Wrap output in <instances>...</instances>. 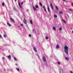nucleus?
Returning <instances> with one entry per match:
<instances>
[{"label":"nucleus","instance_id":"21","mask_svg":"<svg viewBox=\"0 0 73 73\" xmlns=\"http://www.w3.org/2000/svg\"><path fill=\"white\" fill-rule=\"evenodd\" d=\"M56 48L57 49H58L59 48V46L58 45H57L56 46Z\"/></svg>","mask_w":73,"mask_h":73},{"label":"nucleus","instance_id":"8","mask_svg":"<svg viewBox=\"0 0 73 73\" xmlns=\"http://www.w3.org/2000/svg\"><path fill=\"white\" fill-rule=\"evenodd\" d=\"M33 9L34 10V11H36V7H35V6H33Z\"/></svg>","mask_w":73,"mask_h":73},{"label":"nucleus","instance_id":"42","mask_svg":"<svg viewBox=\"0 0 73 73\" xmlns=\"http://www.w3.org/2000/svg\"><path fill=\"white\" fill-rule=\"evenodd\" d=\"M4 70H5V71H6V70H5V69Z\"/></svg>","mask_w":73,"mask_h":73},{"label":"nucleus","instance_id":"11","mask_svg":"<svg viewBox=\"0 0 73 73\" xmlns=\"http://www.w3.org/2000/svg\"><path fill=\"white\" fill-rule=\"evenodd\" d=\"M53 30H54V31H56V27H53Z\"/></svg>","mask_w":73,"mask_h":73},{"label":"nucleus","instance_id":"9","mask_svg":"<svg viewBox=\"0 0 73 73\" xmlns=\"http://www.w3.org/2000/svg\"><path fill=\"white\" fill-rule=\"evenodd\" d=\"M7 24L8 26H9V27L11 26V25H10V24L8 23H7Z\"/></svg>","mask_w":73,"mask_h":73},{"label":"nucleus","instance_id":"35","mask_svg":"<svg viewBox=\"0 0 73 73\" xmlns=\"http://www.w3.org/2000/svg\"><path fill=\"white\" fill-rule=\"evenodd\" d=\"M21 25L22 26V27H23V24H21Z\"/></svg>","mask_w":73,"mask_h":73},{"label":"nucleus","instance_id":"41","mask_svg":"<svg viewBox=\"0 0 73 73\" xmlns=\"http://www.w3.org/2000/svg\"><path fill=\"white\" fill-rule=\"evenodd\" d=\"M15 0V1H17V0Z\"/></svg>","mask_w":73,"mask_h":73},{"label":"nucleus","instance_id":"18","mask_svg":"<svg viewBox=\"0 0 73 73\" xmlns=\"http://www.w3.org/2000/svg\"><path fill=\"white\" fill-rule=\"evenodd\" d=\"M65 60H67V61L69 60V58L68 57L65 58Z\"/></svg>","mask_w":73,"mask_h":73},{"label":"nucleus","instance_id":"7","mask_svg":"<svg viewBox=\"0 0 73 73\" xmlns=\"http://www.w3.org/2000/svg\"><path fill=\"white\" fill-rule=\"evenodd\" d=\"M18 4L20 8H22V7L21 6V5L20 4V3L19 2L18 3Z\"/></svg>","mask_w":73,"mask_h":73},{"label":"nucleus","instance_id":"15","mask_svg":"<svg viewBox=\"0 0 73 73\" xmlns=\"http://www.w3.org/2000/svg\"><path fill=\"white\" fill-rule=\"evenodd\" d=\"M54 18H57V16L56 15H54Z\"/></svg>","mask_w":73,"mask_h":73},{"label":"nucleus","instance_id":"24","mask_svg":"<svg viewBox=\"0 0 73 73\" xmlns=\"http://www.w3.org/2000/svg\"><path fill=\"white\" fill-rule=\"evenodd\" d=\"M59 13L60 14H62L63 13V12H62V11H60L59 12Z\"/></svg>","mask_w":73,"mask_h":73},{"label":"nucleus","instance_id":"16","mask_svg":"<svg viewBox=\"0 0 73 73\" xmlns=\"http://www.w3.org/2000/svg\"><path fill=\"white\" fill-rule=\"evenodd\" d=\"M60 73H61V72L62 73H63V70H62L60 69Z\"/></svg>","mask_w":73,"mask_h":73},{"label":"nucleus","instance_id":"14","mask_svg":"<svg viewBox=\"0 0 73 73\" xmlns=\"http://www.w3.org/2000/svg\"><path fill=\"white\" fill-rule=\"evenodd\" d=\"M55 8L56 9H57V11H58V7H57V6H55Z\"/></svg>","mask_w":73,"mask_h":73},{"label":"nucleus","instance_id":"12","mask_svg":"<svg viewBox=\"0 0 73 73\" xmlns=\"http://www.w3.org/2000/svg\"><path fill=\"white\" fill-rule=\"evenodd\" d=\"M64 23V24H65L66 23V21H65V20H64L63 19H62Z\"/></svg>","mask_w":73,"mask_h":73},{"label":"nucleus","instance_id":"31","mask_svg":"<svg viewBox=\"0 0 73 73\" xmlns=\"http://www.w3.org/2000/svg\"><path fill=\"white\" fill-rule=\"evenodd\" d=\"M58 64H59V65L60 64H61V63L60 62H58Z\"/></svg>","mask_w":73,"mask_h":73},{"label":"nucleus","instance_id":"32","mask_svg":"<svg viewBox=\"0 0 73 73\" xmlns=\"http://www.w3.org/2000/svg\"><path fill=\"white\" fill-rule=\"evenodd\" d=\"M29 37H31V34L29 35Z\"/></svg>","mask_w":73,"mask_h":73},{"label":"nucleus","instance_id":"3","mask_svg":"<svg viewBox=\"0 0 73 73\" xmlns=\"http://www.w3.org/2000/svg\"><path fill=\"white\" fill-rule=\"evenodd\" d=\"M10 21H11L12 22H13V23H15V21H14V20L13 19L11 18H10Z\"/></svg>","mask_w":73,"mask_h":73},{"label":"nucleus","instance_id":"22","mask_svg":"<svg viewBox=\"0 0 73 73\" xmlns=\"http://www.w3.org/2000/svg\"><path fill=\"white\" fill-rule=\"evenodd\" d=\"M16 69H17V71H18V72H20V70L19 68H16Z\"/></svg>","mask_w":73,"mask_h":73},{"label":"nucleus","instance_id":"36","mask_svg":"<svg viewBox=\"0 0 73 73\" xmlns=\"http://www.w3.org/2000/svg\"><path fill=\"white\" fill-rule=\"evenodd\" d=\"M70 72L71 73H73V72H72V71H70Z\"/></svg>","mask_w":73,"mask_h":73},{"label":"nucleus","instance_id":"20","mask_svg":"<svg viewBox=\"0 0 73 73\" xmlns=\"http://www.w3.org/2000/svg\"><path fill=\"white\" fill-rule=\"evenodd\" d=\"M48 12H50V10L49 9V7H48Z\"/></svg>","mask_w":73,"mask_h":73},{"label":"nucleus","instance_id":"30","mask_svg":"<svg viewBox=\"0 0 73 73\" xmlns=\"http://www.w3.org/2000/svg\"><path fill=\"white\" fill-rule=\"evenodd\" d=\"M61 30H62V28L60 27L59 29V31H61Z\"/></svg>","mask_w":73,"mask_h":73},{"label":"nucleus","instance_id":"44","mask_svg":"<svg viewBox=\"0 0 73 73\" xmlns=\"http://www.w3.org/2000/svg\"><path fill=\"white\" fill-rule=\"evenodd\" d=\"M0 50H1V48H0Z\"/></svg>","mask_w":73,"mask_h":73},{"label":"nucleus","instance_id":"39","mask_svg":"<svg viewBox=\"0 0 73 73\" xmlns=\"http://www.w3.org/2000/svg\"><path fill=\"white\" fill-rule=\"evenodd\" d=\"M62 1H65V0H62Z\"/></svg>","mask_w":73,"mask_h":73},{"label":"nucleus","instance_id":"19","mask_svg":"<svg viewBox=\"0 0 73 73\" xmlns=\"http://www.w3.org/2000/svg\"><path fill=\"white\" fill-rule=\"evenodd\" d=\"M30 22L31 24H33V22H32V20H30Z\"/></svg>","mask_w":73,"mask_h":73},{"label":"nucleus","instance_id":"37","mask_svg":"<svg viewBox=\"0 0 73 73\" xmlns=\"http://www.w3.org/2000/svg\"><path fill=\"white\" fill-rule=\"evenodd\" d=\"M3 60H4V59H5V58L4 57H3Z\"/></svg>","mask_w":73,"mask_h":73},{"label":"nucleus","instance_id":"4","mask_svg":"<svg viewBox=\"0 0 73 73\" xmlns=\"http://www.w3.org/2000/svg\"><path fill=\"white\" fill-rule=\"evenodd\" d=\"M43 8L44 9L45 12H46V8L44 6H43Z\"/></svg>","mask_w":73,"mask_h":73},{"label":"nucleus","instance_id":"6","mask_svg":"<svg viewBox=\"0 0 73 73\" xmlns=\"http://www.w3.org/2000/svg\"><path fill=\"white\" fill-rule=\"evenodd\" d=\"M33 49L34 50L35 52H37V50H36V48H35V47H34Z\"/></svg>","mask_w":73,"mask_h":73},{"label":"nucleus","instance_id":"43","mask_svg":"<svg viewBox=\"0 0 73 73\" xmlns=\"http://www.w3.org/2000/svg\"><path fill=\"white\" fill-rule=\"evenodd\" d=\"M72 33H73V31H72Z\"/></svg>","mask_w":73,"mask_h":73},{"label":"nucleus","instance_id":"13","mask_svg":"<svg viewBox=\"0 0 73 73\" xmlns=\"http://www.w3.org/2000/svg\"><path fill=\"white\" fill-rule=\"evenodd\" d=\"M8 57L9 59H11V55H9L8 56Z\"/></svg>","mask_w":73,"mask_h":73},{"label":"nucleus","instance_id":"10","mask_svg":"<svg viewBox=\"0 0 73 73\" xmlns=\"http://www.w3.org/2000/svg\"><path fill=\"white\" fill-rule=\"evenodd\" d=\"M50 5L51 6V7L52 9H53V6H52V5L51 4H50Z\"/></svg>","mask_w":73,"mask_h":73},{"label":"nucleus","instance_id":"27","mask_svg":"<svg viewBox=\"0 0 73 73\" xmlns=\"http://www.w3.org/2000/svg\"><path fill=\"white\" fill-rule=\"evenodd\" d=\"M4 5H5L4 3L3 2L2 3V6H4Z\"/></svg>","mask_w":73,"mask_h":73},{"label":"nucleus","instance_id":"5","mask_svg":"<svg viewBox=\"0 0 73 73\" xmlns=\"http://www.w3.org/2000/svg\"><path fill=\"white\" fill-rule=\"evenodd\" d=\"M43 61H44V62H45V61H46V58H45V56H43Z\"/></svg>","mask_w":73,"mask_h":73},{"label":"nucleus","instance_id":"38","mask_svg":"<svg viewBox=\"0 0 73 73\" xmlns=\"http://www.w3.org/2000/svg\"><path fill=\"white\" fill-rule=\"evenodd\" d=\"M15 65H17V63H16Z\"/></svg>","mask_w":73,"mask_h":73},{"label":"nucleus","instance_id":"23","mask_svg":"<svg viewBox=\"0 0 73 73\" xmlns=\"http://www.w3.org/2000/svg\"><path fill=\"white\" fill-rule=\"evenodd\" d=\"M39 4L40 6H41V7H42V3H40Z\"/></svg>","mask_w":73,"mask_h":73},{"label":"nucleus","instance_id":"26","mask_svg":"<svg viewBox=\"0 0 73 73\" xmlns=\"http://www.w3.org/2000/svg\"><path fill=\"white\" fill-rule=\"evenodd\" d=\"M14 60L15 61H17V59L15 57L14 58Z\"/></svg>","mask_w":73,"mask_h":73},{"label":"nucleus","instance_id":"1","mask_svg":"<svg viewBox=\"0 0 73 73\" xmlns=\"http://www.w3.org/2000/svg\"><path fill=\"white\" fill-rule=\"evenodd\" d=\"M64 49L65 50H64V52L66 53V54L68 55V54L69 53L68 52V50H69V48L68 46H65Z\"/></svg>","mask_w":73,"mask_h":73},{"label":"nucleus","instance_id":"28","mask_svg":"<svg viewBox=\"0 0 73 73\" xmlns=\"http://www.w3.org/2000/svg\"><path fill=\"white\" fill-rule=\"evenodd\" d=\"M3 36H4V37H5V38L7 37V36H6V35H4Z\"/></svg>","mask_w":73,"mask_h":73},{"label":"nucleus","instance_id":"17","mask_svg":"<svg viewBox=\"0 0 73 73\" xmlns=\"http://www.w3.org/2000/svg\"><path fill=\"white\" fill-rule=\"evenodd\" d=\"M69 11H73V10L72 9H69Z\"/></svg>","mask_w":73,"mask_h":73},{"label":"nucleus","instance_id":"25","mask_svg":"<svg viewBox=\"0 0 73 73\" xmlns=\"http://www.w3.org/2000/svg\"><path fill=\"white\" fill-rule=\"evenodd\" d=\"M35 6V7L36 8H38V6L37 5H36Z\"/></svg>","mask_w":73,"mask_h":73},{"label":"nucleus","instance_id":"33","mask_svg":"<svg viewBox=\"0 0 73 73\" xmlns=\"http://www.w3.org/2000/svg\"><path fill=\"white\" fill-rule=\"evenodd\" d=\"M1 37H2V36H1V34H0V38Z\"/></svg>","mask_w":73,"mask_h":73},{"label":"nucleus","instance_id":"34","mask_svg":"<svg viewBox=\"0 0 73 73\" xmlns=\"http://www.w3.org/2000/svg\"><path fill=\"white\" fill-rule=\"evenodd\" d=\"M23 3H24L23 2H22L21 3V4H22H22H23Z\"/></svg>","mask_w":73,"mask_h":73},{"label":"nucleus","instance_id":"2","mask_svg":"<svg viewBox=\"0 0 73 73\" xmlns=\"http://www.w3.org/2000/svg\"><path fill=\"white\" fill-rule=\"evenodd\" d=\"M23 23L25 24H27V20H26V19H25V18L24 19Z\"/></svg>","mask_w":73,"mask_h":73},{"label":"nucleus","instance_id":"40","mask_svg":"<svg viewBox=\"0 0 73 73\" xmlns=\"http://www.w3.org/2000/svg\"><path fill=\"white\" fill-rule=\"evenodd\" d=\"M27 11H29V10L28 9H27Z\"/></svg>","mask_w":73,"mask_h":73},{"label":"nucleus","instance_id":"29","mask_svg":"<svg viewBox=\"0 0 73 73\" xmlns=\"http://www.w3.org/2000/svg\"><path fill=\"white\" fill-rule=\"evenodd\" d=\"M48 38H48V36H46V40H48Z\"/></svg>","mask_w":73,"mask_h":73}]
</instances>
